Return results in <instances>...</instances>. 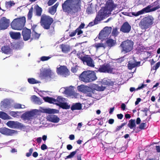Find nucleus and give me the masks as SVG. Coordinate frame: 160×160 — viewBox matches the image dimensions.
Masks as SVG:
<instances>
[{"mask_svg":"<svg viewBox=\"0 0 160 160\" xmlns=\"http://www.w3.org/2000/svg\"><path fill=\"white\" fill-rule=\"evenodd\" d=\"M81 0H66L62 4L63 12L72 15L81 10Z\"/></svg>","mask_w":160,"mask_h":160,"instance_id":"1","label":"nucleus"},{"mask_svg":"<svg viewBox=\"0 0 160 160\" xmlns=\"http://www.w3.org/2000/svg\"><path fill=\"white\" fill-rule=\"evenodd\" d=\"M79 78L81 81L86 83L92 82L97 78L94 72L90 70L83 71L80 75Z\"/></svg>","mask_w":160,"mask_h":160,"instance_id":"2","label":"nucleus"},{"mask_svg":"<svg viewBox=\"0 0 160 160\" xmlns=\"http://www.w3.org/2000/svg\"><path fill=\"white\" fill-rule=\"evenodd\" d=\"M26 22L25 17L22 16L14 19L11 23V26L13 29L21 30L23 28Z\"/></svg>","mask_w":160,"mask_h":160,"instance_id":"3","label":"nucleus"},{"mask_svg":"<svg viewBox=\"0 0 160 160\" xmlns=\"http://www.w3.org/2000/svg\"><path fill=\"white\" fill-rule=\"evenodd\" d=\"M53 18L49 16L43 14L41 18L40 23L41 26L45 29H49L53 22Z\"/></svg>","mask_w":160,"mask_h":160,"instance_id":"4","label":"nucleus"},{"mask_svg":"<svg viewBox=\"0 0 160 160\" xmlns=\"http://www.w3.org/2000/svg\"><path fill=\"white\" fill-rule=\"evenodd\" d=\"M153 20V18L151 16H148L145 17L140 22L139 26L142 29L145 31L152 24Z\"/></svg>","mask_w":160,"mask_h":160,"instance_id":"5","label":"nucleus"},{"mask_svg":"<svg viewBox=\"0 0 160 160\" xmlns=\"http://www.w3.org/2000/svg\"><path fill=\"white\" fill-rule=\"evenodd\" d=\"M133 45V42L130 40H127L122 42L120 45L122 48L121 52L127 53L131 51L132 49Z\"/></svg>","mask_w":160,"mask_h":160,"instance_id":"6","label":"nucleus"},{"mask_svg":"<svg viewBox=\"0 0 160 160\" xmlns=\"http://www.w3.org/2000/svg\"><path fill=\"white\" fill-rule=\"evenodd\" d=\"M106 9L107 10H105V8H102L101 10V16L102 15H106L109 13V12L112 11L113 9L116 7L113 1L112 0H108L106 3Z\"/></svg>","mask_w":160,"mask_h":160,"instance_id":"7","label":"nucleus"},{"mask_svg":"<svg viewBox=\"0 0 160 160\" xmlns=\"http://www.w3.org/2000/svg\"><path fill=\"white\" fill-rule=\"evenodd\" d=\"M10 21L5 17H2L0 19V30H4L7 29L9 26Z\"/></svg>","mask_w":160,"mask_h":160,"instance_id":"8","label":"nucleus"},{"mask_svg":"<svg viewBox=\"0 0 160 160\" xmlns=\"http://www.w3.org/2000/svg\"><path fill=\"white\" fill-rule=\"evenodd\" d=\"M22 31V35L23 36V39L25 41H27L31 39V30L27 28H24Z\"/></svg>","mask_w":160,"mask_h":160,"instance_id":"9","label":"nucleus"},{"mask_svg":"<svg viewBox=\"0 0 160 160\" xmlns=\"http://www.w3.org/2000/svg\"><path fill=\"white\" fill-rule=\"evenodd\" d=\"M35 115V112L32 111H28L24 113L22 115L21 118L24 120H30L32 119V117H33Z\"/></svg>","mask_w":160,"mask_h":160,"instance_id":"10","label":"nucleus"},{"mask_svg":"<svg viewBox=\"0 0 160 160\" xmlns=\"http://www.w3.org/2000/svg\"><path fill=\"white\" fill-rule=\"evenodd\" d=\"M152 7V6L149 5L141 10L142 14L145 13H148L154 11L160 8V7L158 5L151 9V8Z\"/></svg>","mask_w":160,"mask_h":160,"instance_id":"11","label":"nucleus"},{"mask_svg":"<svg viewBox=\"0 0 160 160\" xmlns=\"http://www.w3.org/2000/svg\"><path fill=\"white\" fill-rule=\"evenodd\" d=\"M114 69L111 68L108 65H104L101 67V72L114 73Z\"/></svg>","mask_w":160,"mask_h":160,"instance_id":"12","label":"nucleus"},{"mask_svg":"<svg viewBox=\"0 0 160 160\" xmlns=\"http://www.w3.org/2000/svg\"><path fill=\"white\" fill-rule=\"evenodd\" d=\"M112 28L111 27H105L101 31V37L106 38L111 32Z\"/></svg>","mask_w":160,"mask_h":160,"instance_id":"13","label":"nucleus"},{"mask_svg":"<svg viewBox=\"0 0 160 160\" xmlns=\"http://www.w3.org/2000/svg\"><path fill=\"white\" fill-rule=\"evenodd\" d=\"M131 26L127 22L124 23L120 28L121 31L124 33H128L131 30Z\"/></svg>","mask_w":160,"mask_h":160,"instance_id":"14","label":"nucleus"},{"mask_svg":"<svg viewBox=\"0 0 160 160\" xmlns=\"http://www.w3.org/2000/svg\"><path fill=\"white\" fill-rule=\"evenodd\" d=\"M15 131L7 128H0V132L3 134L8 136H12L15 132Z\"/></svg>","mask_w":160,"mask_h":160,"instance_id":"15","label":"nucleus"},{"mask_svg":"<svg viewBox=\"0 0 160 160\" xmlns=\"http://www.w3.org/2000/svg\"><path fill=\"white\" fill-rule=\"evenodd\" d=\"M57 72L58 74L67 75L68 74V70L66 66H61L57 68Z\"/></svg>","mask_w":160,"mask_h":160,"instance_id":"16","label":"nucleus"},{"mask_svg":"<svg viewBox=\"0 0 160 160\" xmlns=\"http://www.w3.org/2000/svg\"><path fill=\"white\" fill-rule=\"evenodd\" d=\"M42 9L38 5H35L34 7V13L35 16L38 17H42Z\"/></svg>","mask_w":160,"mask_h":160,"instance_id":"17","label":"nucleus"},{"mask_svg":"<svg viewBox=\"0 0 160 160\" xmlns=\"http://www.w3.org/2000/svg\"><path fill=\"white\" fill-rule=\"evenodd\" d=\"M47 119L49 121L53 123H58L60 120L59 118L57 116L53 114L48 115Z\"/></svg>","mask_w":160,"mask_h":160,"instance_id":"18","label":"nucleus"},{"mask_svg":"<svg viewBox=\"0 0 160 160\" xmlns=\"http://www.w3.org/2000/svg\"><path fill=\"white\" fill-rule=\"evenodd\" d=\"M83 63H86L88 66L90 67H94L95 66L92 59L89 55L87 56Z\"/></svg>","mask_w":160,"mask_h":160,"instance_id":"19","label":"nucleus"},{"mask_svg":"<svg viewBox=\"0 0 160 160\" xmlns=\"http://www.w3.org/2000/svg\"><path fill=\"white\" fill-rule=\"evenodd\" d=\"M100 10L98 12V14L93 22H90L88 24V27H92L95 25L98 24L100 21Z\"/></svg>","mask_w":160,"mask_h":160,"instance_id":"20","label":"nucleus"},{"mask_svg":"<svg viewBox=\"0 0 160 160\" xmlns=\"http://www.w3.org/2000/svg\"><path fill=\"white\" fill-rule=\"evenodd\" d=\"M60 48L62 49V52L64 53H68L71 49V47L70 46L64 44L61 45Z\"/></svg>","mask_w":160,"mask_h":160,"instance_id":"21","label":"nucleus"},{"mask_svg":"<svg viewBox=\"0 0 160 160\" xmlns=\"http://www.w3.org/2000/svg\"><path fill=\"white\" fill-rule=\"evenodd\" d=\"M59 4V3L57 2L54 5L49 8L48 9V12L52 15H54L56 12L57 8Z\"/></svg>","mask_w":160,"mask_h":160,"instance_id":"22","label":"nucleus"},{"mask_svg":"<svg viewBox=\"0 0 160 160\" xmlns=\"http://www.w3.org/2000/svg\"><path fill=\"white\" fill-rule=\"evenodd\" d=\"M9 34L11 37L13 39H18L20 38L21 33L19 32H10Z\"/></svg>","mask_w":160,"mask_h":160,"instance_id":"23","label":"nucleus"},{"mask_svg":"<svg viewBox=\"0 0 160 160\" xmlns=\"http://www.w3.org/2000/svg\"><path fill=\"white\" fill-rule=\"evenodd\" d=\"M1 49L2 53L7 54H10L12 50L10 47L7 45L2 46Z\"/></svg>","mask_w":160,"mask_h":160,"instance_id":"24","label":"nucleus"},{"mask_svg":"<svg viewBox=\"0 0 160 160\" xmlns=\"http://www.w3.org/2000/svg\"><path fill=\"white\" fill-rule=\"evenodd\" d=\"M0 118L3 120H9L12 119V118L9 116L6 112H0Z\"/></svg>","mask_w":160,"mask_h":160,"instance_id":"25","label":"nucleus"},{"mask_svg":"<svg viewBox=\"0 0 160 160\" xmlns=\"http://www.w3.org/2000/svg\"><path fill=\"white\" fill-rule=\"evenodd\" d=\"M140 62H136L134 63L129 62L128 64V68L129 69H132L134 68L140 66Z\"/></svg>","mask_w":160,"mask_h":160,"instance_id":"26","label":"nucleus"},{"mask_svg":"<svg viewBox=\"0 0 160 160\" xmlns=\"http://www.w3.org/2000/svg\"><path fill=\"white\" fill-rule=\"evenodd\" d=\"M71 109L72 111L76 110H81L82 109L81 104L79 103H76L71 106Z\"/></svg>","mask_w":160,"mask_h":160,"instance_id":"27","label":"nucleus"},{"mask_svg":"<svg viewBox=\"0 0 160 160\" xmlns=\"http://www.w3.org/2000/svg\"><path fill=\"white\" fill-rule=\"evenodd\" d=\"M78 90L84 93L86 92L88 89H89V87L87 86H85L83 85H81L78 87Z\"/></svg>","mask_w":160,"mask_h":160,"instance_id":"28","label":"nucleus"},{"mask_svg":"<svg viewBox=\"0 0 160 160\" xmlns=\"http://www.w3.org/2000/svg\"><path fill=\"white\" fill-rule=\"evenodd\" d=\"M43 99L45 102H48L50 103L55 104V101H56L55 99L53 98L48 97H44L43 98Z\"/></svg>","mask_w":160,"mask_h":160,"instance_id":"29","label":"nucleus"},{"mask_svg":"<svg viewBox=\"0 0 160 160\" xmlns=\"http://www.w3.org/2000/svg\"><path fill=\"white\" fill-rule=\"evenodd\" d=\"M51 70L46 69L44 70L41 74V77L43 78H45L48 77L49 74H50Z\"/></svg>","mask_w":160,"mask_h":160,"instance_id":"30","label":"nucleus"},{"mask_svg":"<svg viewBox=\"0 0 160 160\" xmlns=\"http://www.w3.org/2000/svg\"><path fill=\"white\" fill-rule=\"evenodd\" d=\"M128 126L130 128L133 129V130H134V128L136 126L135 120V119H131L129 120Z\"/></svg>","mask_w":160,"mask_h":160,"instance_id":"31","label":"nucleus"},{"mask_svg":"<svg viewBox=\"0 0 160 160\" xmlns=\"http://www.w3.org/2000/svg\"><path fill=\"white\" fill-rule=\"evenodd\" d=\"M63 99L64 98H62L61 96H58L57 98V99H55L56 101H55V104L58 106L59 104H61V103H62L64 101Z\"/></svg>","mask_w":160,"mask_h":160,"instance_id":"32","label":"nucleus"},{"mask_svg":"<svg viewBox=\"0 0 160 160\" xmlns=\"http://www.w3.org/2000/svg\"><path fill=\"white\" fill-rule=\"evenodd\" d=\"M44 112L46 113L52 114L57 113L58 111L55 109H46L44 110Z\"/></svg>","mask_w":160,"mask_h":160,"instance_id":"33","label":"nucleus"},{"mask_svg":"<svg viewBox=\"0 0 160 160\" xmlns=\"http://www.w3.org/2000/svg\"><path fill=\"white\" fill-rule=\"evenodd\" d=\"M58 106L63 109H68L70 108V106L68 105L67 102H63L58 105Z\"/></svg>","mask_w":160,"mask_h":160,"instance_id":"34","label":"nucleus"},{"mask_svg":"<svg viewBox=\"0 0 160 160\" xmlns=\"http://www.w3.org/2000/svg\"><path fill=\"white\" fill-rule=\"evenodd\" d=\"M33 8L32 7L30 8L27 14L28 20H31L33 15Z\"/></svg>","mask_w":160,"mask_h":160,"instance_id":"35","label":"nucleus"},{"mask_svg":"<svg viewBox=\"0 0 160 160\" xmlns=\"http://www.w3.org/2000/svg\"><path fill=\"white\" fill-rule=\"evenodd\" d=\"M40 34L38 33L35 31L33 30L32 32V37L31 38V40L34 39H38L39 38Z\"/></svg>","mask_w":160,"mask_h":160,"instance_id":"36","label":"nucleus"},{"mask_svg":"<svg viewBox=\"0 0 160 160\" xmlns=\"http://www.w3.org/2000/svg\"><path fill=\"white\" fill-rule=\"evenodd\" d=\"M1 107L3 108H8L10 105V102L7 100H4L2 102Z\"/></svg>","mask_w":160,"mask_h":160,"instance_id":"37","label":"nucleus"},{"mask_svg":"<svg viewBox=\"0 0 160 160\" xmlns=\"http://www.w3.org/2000/svg\"><path fill=\"white\" fill-rule=\"evenodd\" d=\"M106 42L108 45L110 47L113 46L116 44L115 41L111 39L107 40Z\"/></svg>","mask_w":160,"mask_h":160,"instance_id":"38","label":"nucleus"},{"mask_svg":"<svg viewBox=\"0 0 160 160\" xmlns=\"http://www.w3.org/2000/svg\"><path fill=\"white\" fill-rule=\"evenodd\" d=\"M79 149H77L75 151H73L70 153V154L68 156H67L65 158V159L68 158H72L74 155L76 154Z\"/></svg>","mask_w":160,"mask_h":160,"instance_id":"39","label":"nucleus"},{"mask_svg":"<svg viewBox=\"0 0 160 160\" xmlns=\"http://www.w3.org/2000/svg\"><path fill=\"white\" fill-rule=\"evenodd\" d=\"M15 4V3L13 1L6 2H5V6L7 8H10L12 6H14Z\"/></svg>","mask_w":160,"mask_h":160,"instance_id":"40","label":"nucleus"},{"mask_svg":"<svg viewBox=\"0 0 160 160\" xmlns=\"http://www.w3.org/2000/svg\"><path fill=\"white\" fill-rule=\"evenodd\" d=\"M88 55H84V54L81 53H80L78 54V58L82 60L83 62H84Z\"/></svg>","mask_w":160,"mask_h":160,"instance_id":"41","label":"nucleus"},{"mask_svg":"<svg viewBox=\"0 0 160 160\" xmlns=\"http://www.w3.org/2000/svg\"><path fill=\"white\" fill-rule=\"evenodd\" d=\"M32 99L36 103L38 104H40L41 102L39 98L35 95H33L32 96Z\"/></svg>","mask_w":160,"mask_h":160,"instance_id":"42","label":"nucleus"},{"mask_svg":"<svg viewBox=\"0 0 160 160\" xmlns=\"http://www.w3.org/2000/svg\"><path fill=\"white\" fill-rule=\"evenodd\" d=\"M13 108L15 109L24 108L25 106L19 103H16L14 105Z\"/></svg>","mask_w":160,"mask_h":160,"instance_id":"43","label":"nucleus"},{"mask_svg":"<svg viewBox=\"0 0 160 160\" xmlns=\"http://www.w3.org/2000/svg\"><path fill=\"white\" fill-rule=\"evenodd\" d=\"M86 94V96L89 97H92V95L93 94V91L92 89L89 88V89H88L86 92L85 93Z\"/></svg>","mask_w":160,"mask_h":160,"instance_id":"44","label":"nucleus"},{"mask_svg":"<svg viewBox=\"0 0 160 160\" xmlns=\"http://www.w3.org/2000/svg\"><path fill=\"white\" fill-rule=\"evenodd\" d=\"M28 82L31 84H34L38 83V82L34 78H32L28 79Z\"/></svg>","mask_w":160,"mask_h":160,"instance_id":"45","label":"nucleus"},{"mask_svg":"<svg viewBox=\"0 0 160 160\" xmlns=\"http://www.w3.org/2000/svg\"><path fill=\"white\" fill-rule=\"evenodd\" d=\"M18 112L11 111L10 112L9 114L11 116L14 118H17L18 115Z\"/></svg>","mask_w":160,"mask_h":160,"instance_id":"46","label":"nucleus"},{"mask_svg":"<svg viewBox=\"0 0 160 160\" xmlns=\"http://www.w3.org/2000/svg\"><path fill=\"white\" fill-rule=\"evenodd\" d=\"M86 12L88 14H90L92 13V8L91 6L88 7L86 9Z\"/></svg>","mask_w":160,"mask_h":160,"instance_id":"47","label":"nucleus"},{"mask_svg":"<svg viewBox=\"0 0 160 160\" xmlns=\"http://www.w3.org/2000/svg\"><path fill=\"white\" fill-rule=\"evenodd\" d=\"M131 14L132 15L134 16L135 17H137L140 15L142 14L141 10L138 12H132Z\"/></svg>","mask_w":160,"mask_h":160,"instance_id":"48","label":"nucleus"},{"mask_svg":"<svg viewBox=\"0 0 160 160\" xmlns=\"http://www.w3.org/2000/svg\"><path fill=\"white\" fill-rule=\"evenodd\" d=\"M51 57L49 56H42L40 60L42 61H47Z\"/></svg>","mask_w":160,"mask_h":160,"instance_id":"49","label":"nucleus"},{"mask_svg":"<svg viewBox=\"0 0 160 160\" xmlns=\"http://www.w3.org/2000/svg\"><path fill=\"white\" fill-rule=\"evenodd\" d=\"M78 67L77 65H76L75 66L72 67L71 69V71L72 72L75 73L77 72L78 70Z\"/></svg>","mask_w":160,"mask_h":160,"instance_id":"50","label":"nucleus"},{"mask_svg":"<svg viewBox=\"0 0 160 160\" xmlns=\"http://www.w3.org/2000/svg\"><path fill=\"white\" fill-rule=\"evenodd\" d=\"M14 122L12 121H9L7 123V125L9 127H12L14 124Z\"/></svg>","mask_w":160,"mask_h":160,"instance_id":"51","label":"nucleus"},{"mask_svg":"<svg viewBox=\"0 0 160 160\" xmlns=\"http://www.w3.org/2000/svg\"><path fill=\"white\" fill-rule=\"evenodd\" d=\"M57 0H49L48 2V4L49 6H50L53 4Z\"/></svg>","mask_w":160,"mask_h":160,"instance_id":"52","label":"nucleus"},{"mask_svg":"<svg viewBox=\"0 0 160 160\" xmlns=\"http://www.w3.org/2000/svg\"><path fill=\"white\" fill-rule=\"evenodd\" d=\"M50 78L53 79L55 77V73L51 70L50 74H49L48 77Z\"/></svg>","mask_w":160,"mask_h":160,"instance_id":"53","label":"nucleus"},{"mask_svg":"<svg viewBox=\"0 0 160 160\" xmlns=\"http://www.w3.org/2000/svg\"><path fill=\"white\" fill-rule=\"evenodd\" d=\"M112 34L113 36H116L118 34V31L117 28H114L113 29L112 33Z\"/></svg>","mask_w":160,"mask_h":160,"instance_id":"54","label":"nucleus"},{"mask_svg":"<svg viewBox=\"0 0 160 160\" xmlns=\"http://www.w3.org/2000/svg\"><path fill=\"white\" fill-rule=\"evenodd\" d=\"M146 127V123H142L139 126V128L141 129H144Z\"/></svg>","mask_w":160,"mask_h":160,"instance_id":"55","label":"nucleus"},{"mask_svg":"<svg viewBox=\"0 0 160 160\" xmlns=\"http://www.w3.org/2000/svg\"><path fill=\"white\" fill-rule=\"evenodd\" d=\"M160 62H159L156 64L155 66L153 67L152 69L154 70H156L160 66Z\"/></svg>","mask_w":160,"mask_h":160,"instance_id":"56","label":"nucleus"},{"mask_svg":"<svg viewBox=\"0 0 160 160\" xmlns=\"http://www.w3.org/2000/svg\"><path fill=\"white\" fill-rule=\"evenodd\" d=\"M76 31L77 32V33L78 35H79L82 34L83 32V31L81 30V29H79V28H78L76 29Z\"/></svg>","mask_w":160,"mask_h":160,"instance_id":"57","label":"nucleus"},{"mask_svg":"<svg viewBox=\"0 0 160 160\" xmlns=\"http://www.w3.org/2000/svg\"><path fill=\"white\" fill-rule=\"evenodd\" d=\"M77 33V32L76 31V30L75 31H73L71 33L69 32L70 34H69V36L71 37L75 36Z\"/></svg>","mask_w":160,"mask_h":160,"instance_id":"58","label":"nucleus"},{"mask_svg":"<svg viewBox=\"0 0 160 160\" xmlns=\"http://www.w3.org/2000/svg\"><path fill=\"white\" fill-rule=\"evenodd\" d=\"M126 124V123H124L122 124L120 126H118L117 127V128H116V131H119V130L121 128H122V127L125 125Z\"/></svg>","mask_w":160,"mask_h":160,"instance_id":"59","label":"nucleus"},{"mask_svg":"<svg viewBox=\"0 0 160 160\" xmlns=\"http://www.w3.org/2000/svg\"><path fill=\"white\" fill-rule=\"evenodd\" d=\"M47 146L45 144H43L41 147V148L42 150H45L47 149Z\"/></svg>","mask_w":160,"mask_h":160,"instance_id":"60","label":"nucleus"},{"mask_svg":"<svg viewBox=\"0 0 160 160\" xmlns=\"http://www.w3.org/2000/svg\"><path fill=\"white\" fill-rule=\"evenodd\" d=\"M85 26V24L84 23H82L81 24L79 25L78 28L79 29H82L84 28Z\"/></svg>","mask_w":160,"mask_h":160,"instance_id":"61","label":"nucleus"},{"mask_svg":"<svg viewBox=\"0 0 160 160\" xmlns=\"http://www.w3.org/2000/svg\"><path fill=\"white\" fill-rule=\"evenodd\" d=\"M106 78H104L103 79L102 81V83L104 84H108V82L106 81Z\"/></svg>","mask_w":160,"mask_h":160,"instance_id":"62","label":"nucleus"},{"mask_svg":"<svg viewBox=\"0 0 160 160\" xmlns=\"http://www.w3.org/2000/svg\"><path fill=\"white\" fill-rule=\"evenodd\" d=\"M38 156V153L36 152H35L32 153V156L34 158L37 157Z\"/></svg>","mask_w":160,"mask_h":160,"instance_id":"63","label":"nucleus"},{"mask_svg":"<svg viewBox=\"0 0 160 160\" xmlns=\"http://www.w3.org/2000/svg\"><path fill=\"white\" fill-rule=\"evenodd\" d=\"M67 148L68 150H70L72 148V147L71 144H68L67 146Z\"/></svg>","mask_w":160,"mask_h":160,"instance_id":"64","label":"nucleus"}]
</instances>
